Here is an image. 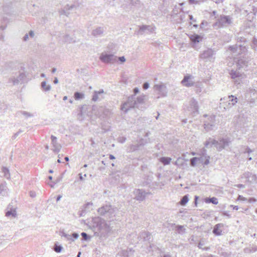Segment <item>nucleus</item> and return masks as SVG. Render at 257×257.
<instances>
[{
  "instance_id": "obj_57",
  "label": "nucleus",
  "mask_w": 257,
  "mask_h": 257,
  "mask_svg": "<svg viewBox=\"0 0 257 257\" xmlns=\"http://www.w3.org/2000/svg\"><path fill=\"white\" fill-rule=\"evenodd\" d=\"M58 83V79L57 77H55L54 80V84H57Z\"/></svg>"
},
{
  "instance_id": "obj_28",
  "label": "nucleus",
  "mask_w": 257,
  "mask_h": 257,
  "mask_svg": "<svg viewBox=\"0 0 257 257\" xmlns=\"http://www.w3.org/2000/svg\"><path fill=\"white\" fill-rule=\"evenodd\" d=\"M200 161L201 163H203V158H197L194 157L190 160V164L192 166H195L196 164L197 161Z\"/></svg>"
},
{
  "instance_id": "obj_3",
  "label": "nucleus",
  "mask_w": 257,
  "mask_h": 257,
  "mask_svg": "<svg viewBox=\"0 0 257 257\" xmlns=\"http://www.w3.org/2000/svg\"><path fill=\"white\" fill-rule=\"evenodd\" d=\"M230 141L229 139H221L218 141L211 138H209L204 143L206 147H211L214 145L217 150L220 151L224 149L226 147L229 146Z\"/></svg>"
},
{
  "instance_id": "obj_39",
  "label": "nucleus",
  "mask_w": 257,
  "mask_h": 257,
  "mask_svg": "<svg viewBox=\"0 0 257 257\" xmlns=\"http://www.w3.org/2000/svg\"><path fill=\"white\" fill-rule=\"evenodd\" d=\"M92 205H93V204L91 202H88V203H86V204H85V205H84L85 210H82L81 213L80 214V216H83V214L86 212V208H89L90 206H92Z\"/></svg>"
},
{
  "instance_id": "obj_6",
  "label": "nucleus",
  "mask_w": 257,
  "mask_h": 257,
  "mask_svg": "<svg viewBox=\"0 0 257 257\" xmlns=\"http://www.w3.org/2000/svg\"><path fill=\"white\" fill-rule=\"evenodd\" d=\"M154 91L158 95L157 98L167 96L168 89L166 85L162 82L155 84L153 86Z\"/></svg>"
},
{
  "instance_id": "obj_8",
  "label": "nucleus",
  "mask_w": 257,
  "mask_h": 257,
  "mask_svg": "<svg viewBox=\"0 0 257 257\" xmlns=\"http://www.w3.org/2000/svg\"><path fill=\"white\" fill-rule=\"evenodd\" d=\"M228 51L232 54L234 58L240 55H244L246 52V48L242 45H235L230 46Z\"/></svg>"
},
{
  "instance_id": "obj_4",
  "label": "nucleus",
  "mask_w": 257,
  "mask_h": 257,
  "mask_svg": "<svg viewBox=\"0 0 257 257\" xmlns=\"http://www.w3.org/2000/svg\"><path fill=\"white\" fill-rule=\"evenodd\" d=\"M215 51L211 48H207L201 52L199 58L204 62H212L215 59Z\"/></svg>"
},
{
  "instance_id": "obj_20",
  "label": "nucleus",
  "mask_w": 257,
  "mask_h": 257,
  "mask_svg": "<svg viewBox=\"0 0 257 257\" xmlns=\"http://www.w3.org/2000/svg\"><path fill=\"white\" fill-rule=\"evenodd\" d=\"M190 110L192 111L193 112H196L198 111V102L194 98H191L190 101Z\"/></svg>"
},
{
  "instance_id": "obj_27",
  "label": "nucleus",
  "mask_w": 257,
  "mask_h": 257,
  "mask_svg": "<svg viewBox=\"0 0 257 257\" xmlns=\"http://www.w3.org/2000/svg\"><path fill=\"white\" fill-rule=\"evenodd\" d=\"M200 158H203V163L204 165H207L209 163L210 157L207 156L205 153H202V155Z\"/></svg>"
},
{
  "instance_id": "obj_34",
  "label": "nucleus",
  "mask_w": 257,
  "mask_h": 257,
  "mask_svg": "<svg viewBox=\"0 0 257 257\" xmlns=\"http://www.w3.org/2000/svg\"><path fill=\"white\" fill-rule=\"evenodd\" d=\"M141 236L145 240H149L151 238V234L148 232H143L141 233Z\"/></svg>"
},
{
  "instance_id": "obj_43",
  "label": "nucleus",
  "mask_w": 257,
  "mask_h": 257,
  "mask_svg": "<svg viewBox=\"0 0 257 257\" xmlns=\"http://www.w3.org/2000/svg\"><path fill=\"white\" fill-rule=\"evenodd\" d=\"M5 29V27L4 26H1L0 27V40H3L4 39V35H3V31Z\"/></svg>"
},
{
  "instance_id": "obj_7",
  "label": "nucleus",
  "mask_w": 257,
  "mask_h": 257,
  "mask_svg": "<svg viewBox=\"0 0 257 257\" xmlns=\"http://www.w3.org/2000/svg\"><path fill=\"white\" fill-rule=\"evenodd\" d=\"M99 59L104 63L114 64L117 61V57L114 54L103 52L100 54Z\"/></svg>"
},
{
  "instance_id": "obj_2",
  "label": "nucleus",
  "mask_w": 257,
  "mask_h": 257,
  "mask_svg": "<svg viewBox=\"0 0 257 257\" xmlns=\"http://www.w3.org/2000/svg\"><path fill=\"white\" fill-rule=\"evenodd\" d=\"M110 221H107L100 217H96L93 219V225L98 228V229L102 233L109 232L112 227L110 226Z\"/></svg>"
},
{
  "instance_id": "obj_51",
  "label": "nucleus",
  "mask_w": 257,
  "mask_h": 257,
  "mask_svg": "<svg viewBox=\"0 0 257 257\" xmlns=\"http://www.w3.org/2000/svg\"><path fill=\"white\" fill-rule=\"evenodd\" d=\"M198 2V0H189V3L190 4H197Z\"/></svg>"
},
{
  "instance_id": "obj_46",
  "label": "nucleus",
  "mask_w": 257,
  "mask_h": 257,
  "mask_svg": "<svg viewBox=\"0 0 257 257\" xmlns=\"http://www.w3.org/2000/svg\"><path fill=\"white\" fill-rule=\"evenodd\" d=\"M81 235L84 240H87L88 239V235L85 232H82Z\"/></svg>"
},
{
  "instance_id": "obj_9",
  "label": "nucleus",
  "mask_w": 257,
  "mask_h": 257,
  "mask_svg": "<svg viewBox=\"0 0 257 257\" xmlns=\"http://www.w3.org/2000/svg\"><path fill=\"white\" fill-rule=\"evenodd\" d=\"M231 78L233 79L235 84H239L242 82L246 78V75L244 73H241L238 70H231L229 72Z\"/></svg>"
},
{
  "instance_id": "obj_32",
  "label": "nucleus",
  "mask_w": 257,
  "mask_h": 257,
  "mask_svg": "<svg viewBox=\"0 0 257 257\" xmlns=\"http://www.w3.org/2000/svg\"><path fill=\"white\" fill-rule=\"evenodd\" d=\"M41 87L43 89L46 91H49L51 89V86L50 85H47L45 81H43L41 83Z\"/></svg>"
},
{
  "instance_id": "obj_59",
  "label": "nucleus",
  "mask_w": 257,
  "mask_h": 257,
  "mask_svg": "<svg viewBox=\"0 0 257 257\" xmlns=\"http://www.w3.org/2000/svg\"><path fill=\"white\" fill-rule=\"evenodd\" d=\"M238 199H239V200H245V198H244L243 197H242V196H240V195H239V196H238Z\"/></svg>"
},
{
  "instance_id": "obj_64",
  "label": "nucleus",
  "mask_w": 257,
  "mask_h": 257,
  "mask_svg": "<svg viewBox=\"0 0 257 257\" xmlns=\"http://www.w3.org/2000/svg\"><path fill=\"white\" fill-rule=\"evenodd\" d=\"M164 257H171V256L170 254H168L164 255Z\"/></svg>"
},
{
  "instance_id": "obj_40",
  "label": "nucleus",
  "mask_w": 257,
  "mask_h": 257,
  "mask_svg": "<svg viewBox=\"0 0 257 257\" xmlns=\"http://www.w3.org/2000/svg\"><path fill=\"white\" fill-rule=\"evenodd\" d=\"M62 247L61 245H58L57 243L55 244L54 250L56 252H60L62 250Z\"/></svg>"
},
{
  "instance_id": "obj_62",
  "label": "nucleus",
  "mask_w": 257,
  "mask_h": 257,
  "mask_svg": "<svg viewBox=\"0 0 257 257\" xmlns=\"http://www.w3.org/2000/svg\"><path fill=\"white\" fill-rule=\"evenodd\" d=\"M90 141L91 142V146H94L95 144L94 141L92 139H90Z\"/></svg>"
},
{
  "instance_id": "obj_29",
  "label": "nucleus",
  "mask_w": 257,
  "mask_h": 257,
  "mask_svg": "<svg viewBox=\"0 0 257 257\" xmlns=\"http://www.w3.org/2000/svg\"><path fill=\"white\" fill-rule=\"evenodd\" d=\"M171 158L169 157H162L160 159V161L164 165H167L170 164L171 161Z\"/></svg>"
},
{
  "instance_id": "obj_11",
  "label": "nucleus",
  "mask_w": 257,
  "mask_h": 257,
  "mask_svg": "<svg viewBox=\"0 0 257 257\" xmlns=\"http://www.w3.org/2000/svg\"><path fill=\"white\" fill-rule=\"evenodd\" d=\"M231 20L229 16H221L217 22L213 24V26L220 28L228 25L231 24Z\"/></svg>"
},
{
  "instance_id": "obj_18",
  "label": "nucleus",
  "mask_w": 257,
  "mask_h": 257,
  "mask_svg": "<svg viewBox=\"0 0 257 257\" xmlns=\"http://www.w3.org/2000/svg\"><path fill=\"white\" fill-rule=\"evenodd\" d=\"M156 28L154 26L149 25H143L140 27L138 34L140 35H143L146 32L149 33H153L155 31Z\"/></svg>"
},
{
  "instance_id": "obj_53",
  "label": "nucleus",
  "mask_w": 257,
  "mask_h": 257,
  "mask_svg": "<svg viewBox=\"0 0 257 257\" xmlns=\"http://www.w3.org/2000/svg\"><path fill=\"white\" fill-rule=\"evenodd\" d=\"M252 152V151L250 149L247 147L245 149V153H247L249 154V153H251Z\"/></svg>"
},
{
  "instance_id": "obj_55",
  "label": "nucleus",
  "mask_w": 257,
  "mask_h": 257,
  "mask_svg": "<svg viewBox=\"0 0 257 257\" xmlns=\"http://www.w3.org/2000/svg\"><path fill=\"white\" fill-rule=\"evenodd\" d=\"M212 1L216 4H219V3H222L223 1V0H212Z\"/></svg>"
},
{
  "instance_id": "obj_33",
  "label": "nucleus",
  "mask_w": 257,
  "mask_h": 257,
  "mask_svg": "<svg viewBox=\"0 0 257 257\" xmlns=\"http://www.w3.org/2000/svg\"><path fill=\"white\" fill-rule=\"evenodd\" d=\"M189 198L187 195H185L183 197L182 199L181 200L180 203L181 205L184 206L186 204V203L188 202Z\"/></svg>"
},
{
  "instance_id": "obj_14",
  "label": "nucleus",
  "mask_w": 257,
  "mask_h": 257,
  "mask_svg": "<svg viewBox=\"0 0 257 257\" xmlns=\"http://www.w3.org/2000/svg\"><path fill=\"white\" fill-rule=\"evenodd\" d=\"M208 120L205 121L204 125V128L209 131L213 129L215 126V115H210L208 118Z\"/></svg>"
},
{
  "instance_id": "obj_15",
  "label": "nucleus",
  "mask_w": 257,
  "mask_h": 257,
  "mask_svg": "<svg viewBox=\"0 0 257 257\" xmlns=\"http://www.w3.org/2000/svg\"><path fill=\"white\" fill-rule=\"evenodd\" d=\"M193 76L187 74L184 77V78L181 81V84L186 87H192L194 84V81L193 80Z\"/></svg>"
},
{
  "instance_id": "obj_1",
  "label": "nucleus",
  "mask_w": 257,
  "mask_h": 257,
  "mask_svg": "<svg viewBox=\"0 0 257 257\" xmlns=\"http://www.w3.org/2000/svg\"><path fill=\"white\" fill-rule=\"evenodd\" d=\"M97 211L100 215L104 216L111 220H113L118 209L110 204H106L99 208Z\"/></svg>"
},
{
  "instance_id": "obj_26",
  "label": "nucleus",
  "mask_w": 257,
  "mask_h": 257,
  "mask_svg": "<svg viewBox=\"0 0 257 257\" xmlns=\"http://www.w3.org/2000/svg\"><path fill=\"white\" fill-rule=\"evenodd\" d=\"M171 226H174L176 230L177 231L178 233H183L185 232V229L184 228V226L182 225H176L174 223H172Z\"/></svg>"
},
{
  "instance_id": "obj_24",
  "label": "nucleus",
  "mask_w": 257,
  "mask_h": 257,
  "mask_svg": "<svg viewBox=\"0 0 257 257\" xmlns=\"http://www.w3.org/2000/svg\"><path fill=\"white\" fill-rule=\"evenodd\" d=\"M189 38L191 41L194 43H198L201 41L202 39V38L200 36L196 34L191 35Z\"/></svg>"
},
{
  "instance_id": "obj_44",
  "label": "nucleus",
  "mask_w": 257,
  "mask_h": 257,
  "mask_svg": "<svg viewBox=\"0 0 257 257\" xmlns=\"http://www.w3.org/2000/svg\"><path fill=\"white\" fill-rule=\"evenodd\" d=\"M21 113L23 115H24L26 118L29 117H32L33 116V114H31L30 113H29L28 112L25 111H21Z\"/></svg>"
},
{
  "instance_id": "obj_37",
  "label": "nucleus",
  "mask_w": 257,
  "mask_h": 257,
  "mask_svg": "<svg viewBox=\"0 0 257 257\" xmlns=\"http://www.w3.org/2000/svg\"><path fill=\"white\" fill-rule=\"evenodd\" d=\"M7 193V189L5 185L2 184L0 185V194L2 195H5Z\"/></svg>"
},
{
  "instance_id": "obj_60",
  "label": "nucleus",
  "mask_w": 257,
  "mask_h": 257,
  "mask_svg": "<svg viewBox=\"0 0 257 257\" xmlns=\"http://www.w3.org/2000/svg\"><path fill=\"white\" fill-rule=\"evenodd\" d=\"M19 132H18V133H16V134L14 135V136L13 137V138L14 139H15V138H16V137L19 135Z\"/></svg>"
},
{
  "instance_id": "obj_35",
  "label": "nucleus",
  "mask_w": 257,
  "mask_h": 257,
  "mask_svg": "<svg viewBox=\"0 0 257 257\" xmlns=\"http://www.w3.org/2000/svg\"><path fill=\"white\" fill-rule=\"evenodd\" d=\"M2 172L4 173V176L6 178L9 179L10 178V174L8 168L3 167Z\"/></svg>"
},
{
  "instance_id": "obj_48",
  "label": "nucleus",
  "mask_w": 257,
  "mask_h": 257,
  "mask_svg": "<svg viewBox=\"0 0 257 257\" xmlns=\"http://www.w3.org/2000/svg\"><path fill=\"white\" fill-rule=\"evenodd\" d=\"M29 194L30 196L32 198H34L36 196V193L35 191H31L30 192Z\"/></svg>"
},
{
  "instance_id": "obj_30",
  "label": "nucleus",
  "mask_w": 257,
  "mask_h": 257,
  "mask_svg": "<svg viewBox=\"0 0 257 257\" xmlns=\"http://www.w3.org/2000/svg\"><path fill=\"white\" fill-rule=\"evenodd\" d=\"M34 32L33 31H30L29 34H26L23 37V41H27L29 39V37L30 38H33L34 37Z\"/></svg>"
},
{
  "instance_id": "obj_58",
  "label": "nucleus",
  "mask_w": 257,
  "mask_h": 257,
  "mask_svg": "<svg viewBox=\"0 0 257 257\" xmlns=\"http://www.w3.org/2000/svg\"><path fill=\"white\" fill-rule=\"evenodd\" d=\"M153 247H154L155 248H156L155 245H154L153 244H152V245H151H151H150V248L149 249V251H151V250H152L151 249V248H153Z\"/></svg>"
},
{
  "instance_id": "obj_42",
  "label": "nucleus",
  "mask_w": 257,
  "mask_h": 257,
  "mask_svg": "<svg viewBox=\"0 0 257 257\" xmlns=\"http://www.w3.org/2000/svg\"><path fill=\"white\" fill-rule=\"evenodd\" d=\"M139 147V146L138 145H132L130 147L129 151H130V152L135 151L138 149Z\"/></svg>"
},
{
  "instance_id": "obj_16",
  "label": "nucleus",
  "mask_w": 257,
  "mask_h": 257,
  "mask_svg": "<svg viewBox=\"0 0 257 257\" xmlns=\"http://www.w3.org/2000/svg\"><path fill=\"white\" fill-rule=\"evenodd\" d=\"M51 144L52 145V150L55 153H58L61 148V145L57 142V138L54 136H51Z\"/></svg>"
},
{
  "instance_id": "obj_61",
  "label": "nucleus",
  "mask_w": 257,
  "mask_h": 257,
  "mask_svg": "<svg viewBox=\"0 0 257 257\" xmlns=\"http://www.w3.org/2000/svg\"><path fill=\"white\" fill-rule=\"evenodd\" d=\"M109 158L110 160H113L115 159V157L112 155H109Z\"/></svg>"
},
{
  "instance_id": "obj_17",
  "label": "nucleus",
  "mask_w": 257,
  "mask_h": 257,
  "mask_svg": "<svg viewBox=\"0 0 257 257\" xmlns=\"http://www.w3.org/2000/svg\"><path fill=\"white\" fill-rule=\"evenodd\" d=\"M242 178L246 179L250 183H255L257 182V177L256 175L249 172H245L242 175Z\"/></svg>"
},
{
  "instance_id": "obj_23",
  "label": "nucleus",
  "mask_w": 257,
  "mask_h": 257,
  "mask_svg": "<svg viewBox=\"0 0 257 257\" xmlns=\"http://www.w3.org/2000/svg\"><path fill=\"white\" fill-rule=\"evenodd\" d=\"M104 31L103 27H98L94 29L92 32V35L95 37L102 35Z\"/></svg>"
},
{
  "instance_id": "obj_56",
  "label": "nucleus",
  "mask_w": 257,
  "mask_h": 257,
  "mask_svg": "<svg viewBox=\"0 0 257 257\" xmlns=\"http://www.w3.org/2000/svg\"><path fill=\"white\" fill-rule=\"evenodd\" d=\"M79 179L80 180L83 181L84 180V178L82 177V174L81 173L79 174Z\"/></svg>"
},
{
  "instance_id": "obj_54",
  "label": "nucleus",
  "mask_w": 257,
  "mask_h": 257,
  "mask_svg": "<svg viewBox=\"0 0 257 257\" xmlns=\"http://www.w3.org/2000/svg\"><path fill=\"white\" fill-rule=\"evenodd\" d=\"M72 236L74 239H77L79 235L77 233H73L72 234Z\"/></svg>"
},
{
  "instance_id": "obj_25",
  "label": "nucleus",
  "mask_w": 257,
  "mask_h": 257,
  "mask_svg": "<svg viewBox=\"0 0 257 257\" xmlns=\"http://www.w3.org/2000/svg\"><path fill=\"white\" fill-rule=\"evenodd\" d=\"M146 98V95H141L137 98L135 97V102H136V107L138 106V105L143 103L144 100Z\"/></svg>"
},
{
  "instance_id": "obj_12",
  "label": "nucleus",
  "mask_w": 257,
  "mask_h": 257,
  "mask_svg": "<svg viewBox=\"0 0 257 257\" xmlns=\"http://www.w3.org/2000/svg\"><path fill=\"white\" fill-rule=\"evenodd\" d=\"M26 77V74L24 72L19 71L18 74L11 77L9 79V82L13 83V85L19 84Z\"/></svg>"
},
{
  "instance_id": "obj_19",
  "label": "nucleus",
  "mask_w": 257,
  "mask_h": 257,
  "mask_svg": "<svg viewBox=\"0 0 257 257\" xmlns=\"http://www.w3.org/2000/svg\"><path fill=\"white\" fill-rule=\"evenodd\" d=\"M237 59L236 61V65L238 69L247 65L248 61L246 59H244V58H235L234 59Z\"/></svg>"
},
{
  "instance_id": "obj_47",
  "label": "nucleus",
  "mask_w": 257,
  "mask_h": 257,
  "mask_svg": "<svg viewBox=\"0 0 257 257\" xmlns=\"http://www.w3.org/2000/svg\"><path fill=\"white\" fill-rule=\"evenodd\" d=\"M104 115L105 116H108L111 114V111L109 109H104Z\"/></svg>"
},
{
  "instance_id": "obj_31",
  "label": "nucleus",
  "mask_w": 257,
  "mask_h": 257,
  "mask_svg": "<svg viewBox=\"0 0 257 257\" xmlns=\"http://www.w3.org/2000/svg\"><path fill=\"white\" fill-rule=\"evenodd\" d=\"M12 215L13 217H15L17 216V212L16 210H11L10 211H8L6 213V216L7 217L10 216Z\"/></svg>"
},
{
  "instance_id": "obj_49",
  "label": "nucleus",
  "mask_w": 257,
  "mask_h": 257,
  "mask_svg": "<svg viewBox=\"0 0 257 257\" xmlns=\"http://www.w3.org/2000/svg\"><path fill=\"white\" fill-rule=\"evenodd\" d=\"M143 87L144 89H147L149 87V83L148 82L144 83Z\"/></svg>"
},
{
  "instance_id": "obj_63",
  "label": "nucleus",
  "mask_w": 257,
  "mask_h": 257,
  "mask_svg": "<svg viewBox=\"0 0 257 257\" xmlns=\"http://www.w3.org/2000/svg\"><path fill=\"white\" fill-rule=\"evenodd\" d=\"M223 214L224 215H226V216H228V217H230L229 215L228 214V213H227V212H224L223 213Z\"/></svg>"
},
{
  "instance_id": "obj_50",
  "label": "nucleus",
  "mask_w": 257,
  "mask_h": 257,
  "mask_svg": "<svg viewBox=\"0 0 257 257\" xmlns=\"http://www.w3.org/2000/svg\"><path fill=\"white\" fill-rule=\"evenodd\" d=\"M117 59H118L122 63L124 62L125 61V58L124 56L119 57L117 58Z\"/></svg>"
},
{
  "instance_id": "obj_5",
  "label": "nucleus",
  "mask_w": 257,
  "mask_h": 257,
  "mask_svg": "<svg viewBox=\"0 0 257 257\" xmlns=\"http://www.w3.org/2000/svg\"><path fill=\"white\" fill-rule=\"evenodd\" d=\"M221 106L225 110L229 109L234 106L237 102V98L233 95L228 96L226 99L221 98Z\"/></svg>"
},
{
  "instance_id": "obj_45",
  "label": "nucleus",
  "mask_w": 257,
  "mask_h": 257,
  "mask_svg": "<svg viewBox=\"0 0 257 257\" xmlns=\"http://www.w3.org/2000/svg\"><path fill=\"white\" fill-rule=\"evenodd\" d=\"M204 244L202 243V242H200L199 243H198V247L199 248H201V249H204V250H208L209 249L208 247H205V248H203V246Z\"/></svg>"
},
{
  "instance_id": "obj_10",
  "label": "nucleus",
  "mask_w": 257,
  "mask_h": 257,
  "mask_svg": "<svg viewBox=\"0 0 257 257\" xmlns=\"http://www.w3.org/2000/svg\"><path fill=\"white\" fill-rule=\"evenodd\" d=\"M136 107L135 95H132L128 97L126 102H124L121 106V109L126 112L130 108Z\"/></svg>"
},
{
  "instance_id": "obj_36",
  "label": "nucleus",
  "mask_w": 257,
  "mask_h": 257,
  "mask_svg": "<svg viewBox=\"0 0 257 257\" xmlns=\"http://www.w3.org/2000/svg\"><path fill=\"white\" fill-rule=\"evenodd\" d=\"M74 98L76 100H78L80 99H82L84 97V94L83 93H79L78 92H76L74 93Z\"/></svg>"
},
{
  "instance_id": "obj_13",
  "label": "nucleus",
  "mask_w": 257,
  "mask_h": 257,
  "mask_svg": "<svg viewBox=\"0 0 257 257\" xmlns=\"http://www.w3.org/2000/svg\"><path fill=\"white\" fill-rule=\"evenodd\" d=\"M134 193L135 195V199L139 201H142L145 200L146 196L150 194L149 192H146L142 189H135L134 191Z\"/></svg>"
},
{
  "instance_id": "obj_52",
  "label": "nucleus",
  "mask_w": 257,
  "mask_h": 257,
  "mask_svg": "<svg viewBox=\"0 0 257 257\" xmlns=\"http://www.w3.org/2000/svg\"><path fill=\"white\" fill-rule=\"evenodd\" d=\"M139 89L138 87H136L134 88V95H136V94H137L138 93H139Z\"/></svg>"
},
{
  "instance_id": "obj_38",
  "label": "nucleus",
  "mask_w": 257,
  "mask_h": 257,
  "mask_svg": "<svg viewBox=\"0 0 257 257\" xmlns=\"http://www.w3.org/2000/svg\"><path fill=\"white\" fill-rule=\"evenodd\" d=\"M61 236L66 238L67 240L74 241V239L72 238L71 235L65 233L64 232H61Z\"/></svg>"
},
{
  "instance_id": "obj_41",
  "label": "nucleus",
  "mask_w": 257,
  "mask_h": 257,
  "mask_svg": "<svg viewBox=\"0 0 257 257\" xmlns=\"http://www.w3.org/2000/svg\"><path fill=\"white\" fill-rule=\"evenodd\" d=\"M206 202H211L212 203L214 204H218V201L217 199L215 197H212L209 199H208L206 201Z\"/></svg>"
},
{
  "instance_id": "obj_22",
  "label": "nucleus",
  "mask_w": 257,
  "mask_h": 257,
  "mask_svg": "<svg viewBox=\"0 0 257 257\" xmlns=\"http://www.w3.org/2000/svg\"><path fill=\"white\" fill-rule=\"evenodd\" d=\"M223 226V224L218 223L214 227L213 232L216 235H220L222 234V230L220 229Z\"/></svg>"
},
{
  "instance_id": "obj_21",
  "label": "nucleus",
  "mask_w": 257,
  "mask_h": 257,
  "mask_svg": "<svg viewBox=\"0 0 257 257\" xmlns=\"http://www.w3.org/2000/svg\"><path fill=\"white\" fill-rule=\"evenodd\" d=\"M104 93L103 90L101 89L99 91H95L94 92L92 100L94 101H96L98 100L101 99L103 98L102 94Z\"/></svg>"
}]
</instances>
